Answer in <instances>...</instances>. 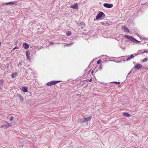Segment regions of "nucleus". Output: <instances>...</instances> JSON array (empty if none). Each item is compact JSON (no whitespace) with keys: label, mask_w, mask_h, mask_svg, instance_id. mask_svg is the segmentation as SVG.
<instances>
[{"label":"nucleus","mask_w":148,"mask_h":148,"mask_svg":"<svg viewBox=\"0 0 148 148\" xmlns=\"http://www.w3.org/2000/svg\"><path fill=\"white\" fill-rule=\"evenodd\" d=\"M124 37L130 40V41L133 43H134L137 44H139L141 42L140 41L138 40L132 36L128 35H125V36Z\"/></svg>","instance_id":"obj_1"},{"label":"nucleus","mask_w":148,"mask_h":148,"mask_svg":"<svg viewBox=\"0 0 148 148\" xmlns=\"http://www.w3.org/2000/svg\"><path fill=\"white\" fill-rule=\"evenodd\" d=\"M60 81H51L47 83L46 85L47 86H51L55 85L57 84L58 83L60 82Z\"/></svg>","instance_id":"obj_2"},{"label":"nucleus","mask_w":148,"mask_h":148,"mask_svg":"<svg viewBox=\"0 0 148 148\" xmlns=\"http://www.w3.org/2000/svg\"><path fill=\"white\" fill-rule=\"evenodd\" d=\"M8 119L9 121L10 122V124H12L15 122V121L14 120V118L13 116L11 115H9L8 117Z\"/></svg>","instance_id":"obj_3"},{"label":"nucleus","mask_w":148,"mask_h":148,"mask_svg":"<svg viewBox=\"0 0 148 148\" xmlns=\"http://www.w3.org/2000/svg\"><path fill=\"white\" fill-rule=\"evenodd\" d=\"M103 15H104V16H105L104 14L102 12H100L96 16V19L97 20H98Z\"/></svg>","instance_id":"obj_4"},{"label":"nucleus","mask_w":148,"mask_h":148,"mask_svg":"<svg viewBox=\"0 0 148 148\" xmlns=\"http://www.w3.org/2000/svg\"><path fill=\"white\" fill-rule=\"evenodd\" d=\"M103 6L106 8H110L112 7L113 5L112 4L105 3L103 4Z\"/></svg>","instance_id":"obj_5"},{"label":"nucleus","mask_w":148,"mask_h":148,"mask_svg":"<svg viewBox=\"0 0 148 148\" xmlns=\"http://www.w3.org/2000/svg\"><path fill=\"white\" fill-rule=\"evenodd\" d=\"M142 67V66L140 64H136L134 66L135 69H140Z\"/></svg>","instance_id":"obj_6"},{"label":"nucleus","mask_w":148,"mask_h":148,"mask_svg":"<svg viewBox=\"0 0 148 148\" xmlns=\"http://www.w3.org/2000/svg\"><path fill=\"white\" fill-rule=\"evenodd\" d=\"M71 8H72L75 9H78V6L77 3H75L73 5L70 6Z\"/></svg>","instance_id":"obj_7"},{"label":"nucleus","mask_w":148,"mask_h":148,"mask_svg":"<svg viewBox=\"0 0 148 148\" xmlns=\"http://www.w3.org/2000/svg\"><path fill=\"white\" fill-rule=\"evenodd\" d=\"M122 29L124 30L125 32L127 33L129 32V30L127 27L125 26H123L122 27Z\"/></svg>","instance_id":"obj_8"},{"label":"nucleus","mask_w":148,"mask_h":148,"mask_svg":"<svg viewBox=\"0 0 148 148\" xmlns=\"http://www.w3.org/2000/svg\"><path fill=\"white\" fill-rule=\"evenodd\" d=\"M28 89L26 87H22L21 90L23 91L24 92H27L28 91Z\"/></svg>","instance_id":"obj_9"},{"label":"nucleus","mask_w":148,"mask_h":148,"mask_svg":"<svg viewBox=\"0 0 148 148\" xmlns=\"http://www.w3.org/2000/svg\"><path fill=\"white\" fill-rule=\"evenodd\" d=\"M123 116L127 117H129L131 116V115L129 113L125 112L123 113Z\"/></svg>","instance_id":"obj_10"},{"label":"nucleus","mask_w":148,"mask_h":148,"mask_svg":"<svg viewBox=\"0 0 148 148\" xmlns=\"http://www.w3.org/2000/svg\"><path fill=\"white\" fill-rule=\"evenodd\" d=\"M23 45L24 48L26 49H28L29 47V45L27 43H24Z\"/></svg>","instance_id":"obj_11"},{"label":"nucleus","mask_w":148,"mask_h":148,"mask_svg":"<svg viewBox=\"0 0 148 148\" xmlns=\"http://www.w3.org/2000/svg\"><path fill=\"white\" fill-rule=\"evenodd\" d=\"M26 53V56L27 58V59H29L30 57V55H29V51L28 50L27 51L25 52Z\"/></svg>","instance_id":"obj_12"},{"label":"nucleus","mask_w":148,"mask_h":148,"mask_svg":"<svg viewBox=\"0 0 148 148\" xmlns=\"http://www.w3.org/2000/svg\"><path fill=\"white\" fill-rule=\"evenodd\" d=\"M85 121H88L91 120L92 119L91 116H90L86 118H84Z\"/></svg>","instance_id":"obj_13"},{"label":"nucleus","mask_w":148,"mask_h":148,"mask_svg":"<svg viewBox=\"0 0 148 148\" xmlns=\"http://www.w3.org/2000/svg\"><path fill=\"white\" fill-rule=\"evenodd\" d=\"M4 4L5 5H8L9 4L14 5L15 4V3L13 2H8L6 3H5Z\"/></svg>","instance_id":"obj_14"},{"label":"nucleus","mask_w":148,"mask_h":148,"mask_svg":"<svg viewBox=\"0 0 148 148\" xmlns=\"http://www.w3.org/2000/svg\"><path fill=\"white\" fill-rule=\"evenodd\" d=\"M17 75V73L16 72L13 73L11 77L12 78H14Z\"/></svg>","instance_id":"obj_15"},{"label":"nucleus","mask_w":148,"mask_h":148,"mask_svg":"<svg viewBox=\"0 0 148 148\" xmlns=\"http://www.w3.org/2000/svg\"><path fill=\"white\" fill-rule=\"evenodd\" d=\"M80 122L81 123L86 122L84 118L81 119L80 120Z\"/></svg>","instance_id":"obj_16"},{"label":"nucleus","mask_w":148,"mask_h":148,"mask_svg":"<svg viewBox=\"0 0 148 148\" xmlns=\"http://www.w3.org/2000/svg\"><path fill=\"white\" fill-rule=\"evenodd\" d=\"M71 32L70 31H68L66 32V34L68 36H70L71 34Z\"/></svg>","instance_id":"obj_17"},{"label":"nucleus","mask_w":148,"mask_h":148,"mask_svg":"<svg viewBox=\"0 0 148 148\" xmlns=\"http://www.w3.org/2000/svg\"><path fill=\"white\" fill-rule=\"evenodd\" d=\"M134 56L133 55H131L129 57L127 58V61L128 60H130L131 58H133L134 57Z\"/></svg>","instance_id":"obj_18"},{"label":"nucleus","mask_w":148,"mask_h":148,"mask_svg":"<svg viewBox=\"0 0 148 148\" xmlns=\"http://www.w3.org/2000/svg\"><path fill=\"white\" fill-rule=\"evenodd\" d=\"M147 60H148L146 58H145L142 60V62H147Z\"/></svg>","instance_id":"obj_19"},{"label":"nucleus","mask_w":148,"mask_h":148,"mask_svg":"<svg viewBox=\"0 0 148 148\" xmlns=\"http://www.w3.org/2000/svg\"><path fill=\"white\" fill-rule=\"evenodd\" d=\"M112 83H114L117 84H120V82H112Z\"/></svg>","instance_id":"obj_20"},{"label":"nucleus","mask_w":148,"mask_h":148,"mask_svg":"<svg viewBox=\"0 0 148 148\" xmlns=\"http://www.w3.org/2000/svg\"><path fill=\"white\" fill-rule=\"evenodd\" d=\"M101 62V60H99L97 61V63L98 64H99Z\"/></svg>","instance_id":"obj_21"},{"label":"nucleus","mask_w":148,"mask_h":148,"mask_svg":"<svg viewBox=\"0 0 148 148\" xmlns=\"http://www.w3.org/2000/svg\"><path fill=\"white\" fill-rule=\"evenodd\" d=\"M11 124H10V123H8L7 124V125L8 126V127H10V126H11Z\"/></svg>","instance_id":"obj_22"},{"label":"nucleus","mask_w":148,"mask_h":148,"mask_svg":"<svg viewBox=\"0 0 148 148\" xmlns=\"http://www.w3.org/2000/svg\"><path fill=\"white\" fill-rule=\"evenodd\" d=\"M18 47H14L12 50V51H13L15 49H18Z\"/></svg>","instance_id":"obj_23"},{"label":"nucleus","mask_w":148,"mask_h":148,"mask_svg":"<svg viewBox=\"0 0 148 148\" xmlns=\"http://www.w3.org/2000/svg\"><path fill=\"white\" fill-rule=\"evenodd\" d=\"M145 52L148 53V50H145V51L143 53H143Z\"/></svg>","instance_id":"obj_24"},{"label":"nucleus","mask_w":148,"mask_h":148,"mask_svg":"<svg viewBox=\"0 0 148 148\" xmlns=\"http://www.w3.org/2000/svg\"><path fill=\"white\" fill-rule=\"evenodd\" d=\"M54 44V43L53 42H50V44H49V45H53V44Z\"/></svg>","instance_id":"obj_25"},{"label":"nucleus","mask_w":148,"mask_h":148,"mask_svg":"<svg viewBox=\"0 0 148 148\" xmlns=\"http://www.w3.org/2000/svg\"><path fill=\"white\" fill-rule=\"evenodd\" d=\"M1 128H3V127H4L5 128V125H3L2 126H1Z\"/></svg>","instance_id":"obj_26"},{"label":"nucleus","mask_w":148,"mask_h":148,"mask_svg":"<svg viewBox=\"0 0 148 148\" xmlns=\"http://www.w3.org/2000/svg\"><path fill=\"white\" fill-rule=\"evenodd\" d=\"M92 81V78H91L89 80V82H91Z\"/></svg>","instance_id":"obj_27"},{"label":"nucleus","mask_w":148,"mask_h":148,"mask_svg":"<svg viewBox=\"0 0 148 148\" xmlns=\"http://www.w3.org/2000/svg\"><path fill=\"white\" fill-rule=\"evenodd\" d=\"M5 128H8V127L7 125H5Z\"/></svg>","instance_id":"obj_28"},{"label":"nucleus","mask_w":148,"mask_h":148,"mask_svg":"<svg viewBox=\"0 0 148 148\" xmlns=\"http://www.w3.org/2000/svg\"><path fill=\"white\" fill-rule=\"evenodd\" d=\"M90 70L89 71H88V74H90Z\"/></svg>","instance_id":"obj_29"},{"label":"nucleus","mask_w":148,"mask_h":148,"mask_svg":"<svg viewBox=\"0 0 148 148\" xmlns=\"http://www.w3.org/2000/svg\"><path fill=\"white\" fill-rule=\"evenodd\" d=\"M71 43H70V44H68V45H71Z\"/></svg>","instance_id":"obj_30"},{"label":"nucleus","mask_w":148,"mask_h":148,"mask_svg":"<svg viewBox=\"0 0 148 148\" xmlns=\"http://www.w3.org/2000/svg\"><path fill=\"white\" fill-rule=\"evenodd\" d=\"M93 71H92L91 72V73H92V74H93Z\"/></svg>","instance_id":"obj_31"},{"label":"nucleus","mask_w":148,"mask_h":148,"mask_svg":"<svg viewBox=\"0 0 148 148\" xmlns=\"http://www.w3.org/2000/svg\"><path fill=\"white\" fill-rule=\"evenodd\" d=\"M101 23V24H102V25H103V24H104V23Z\"/></svg>","instance_id":"obj_32"}]
</instances>
